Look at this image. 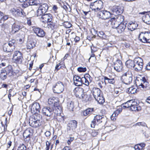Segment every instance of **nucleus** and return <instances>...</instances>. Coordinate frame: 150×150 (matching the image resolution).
I'll list each match as a JSON object with an SVG mask.
<instances>
[{"mask_svg": "<svg viewBox=\"0 0 150 150\" xmlns=\"http://www.w3.org/2000/svg\"><path fill=\"white\" fill-rule=\"evenodd\" d=\"M133 75L131 71L128 70L122 75L121 80L122 82L126 85L129 84L132 80Z\"/></svg>", "mask_w": 150, "mask_h": 150, "instance_id": "obj_1", "label": "nucleus"}, {"mask_svg": "<svg viewBox=\"0 0 150 150\" xmlns=\"http://www.w3.org/2000/svg\"><path fill=\"white\" fill-rule=\"evenodd\" d=\"M106 121V118L104 116L97 115L94 116L91 124V126L92 127L94 128L95 125L101 123H104Z\"/></svg>", "mask_w": 150, "mask_h": 150, "instance_id": "obj_2", "label": "nucleus"}, {"mask_svg": "<svg viewBox=\"0 0 150 150\" xmlns=\"http://www.w3.org/2000/svg\"><path fill=\"white\" fill-rule=\"evenodd\" d=\"M16 40L13 39L9 41L8 43L4 44L3 46L4 51L11 52L13 51L15 48Z\"/></svg>", "mask_w": 150, "mask_h": 150, "instance_id": "obj_3", "label": "nucleus"}, {"mask_svg": "<svg viewBox=\"0 0 150 150\" xmlns=\"http://www.w3.org/2000/svg\"><path fill=\"white\" fill-rule=\"evenodd\" d=\"M103 6L102 1L101 0L96 1L91 4L90 8L95 12H98L103 8Z\"/></svg>", "mask_w": 150, "mask_h": 150, "instance_id": "obj_4", "label": "nucleus"}, {"mask_svg": "<svg viewBox=\"0 0 150 150\" xmlns=\"http://www.w3.org/2000/svg\"><path fill=\"white\" fill-rule=\"evenodd\" d=\"M48 5L47 4H40L36 11L37 16H42L45 14L48 10Z\"/></svg>", "mask_w": 150, "mask_h": 150, "instance_id": "obj_5", "label": "nucleus"}, {"mask_svg": "<svg viewBox=\"0 0 150 150\" xmlns=\"http://www.w3.org/2000/svg\"><path fill=\"white\" fill-rule=\"evenodd\" d=\"M12 59L14 62L16 63H21L23 59L22 54L18 51L15 52L13 55Z\"/></svg>", "mask_w": 150, "mask_h": 150, "instance_id": "obj_6", "label": "nucleus"}, {"mask_svg": "<svg viewBox=\"0 0 150 150\" xmlns=\"http://www.w3.org/2000/svg\"><path fill=\"white\" fill-rule=\"evenodd\" d=\"M10 13L15 17L23 16H25V13L23 10L19 9L16 8H12L10 9Z\"/></svg>", "mask_w": 150, "mask_h": 150, "instance_id": "obj_7", "label": "nucleus"}, {"mask_svg": "<svg viewBox=\"0 0 150 150\" xmlns=\"http://www.w3.org/2000/svg\"><path fill=\"white\" fill-rule=\"evenodd\" d=\"M111 13L106 10L100 11L97 13V17L99 18L105 20L109 19L111 16Z\"/></svg>", "mask_w": 150, "mask_h": 150, "instance_id": "obj_8", "label": "nucleus"}, {"mask_svg": "<svg viewBox=\"0 0 150 150\" xmlns=\"http://www.w3.org/2000/svg\"><path fill=\"white\" fill-rule=\"evenodd\" d=\"M64 89V85L62 82H58L53 86V91L54 93H60L63 92Z\"/></svg>", "mask_w": 150, "mask_h": 150, "instance_id": "obj_9", "label": "nucleus"}, {"mask_svg": "<svg viewBox=\"0 0 150 150\" xmlns=\"http://www.w3.org/2000/svg\"><path fill=\"white\" fill-rule=\"evenodd\" d=\"M42 113L44 115L48 117L52 115L54 116V112L53 107H44L42 110Z\"/></svg>", "mask_w": 150, "mask_h": 150, "instance_id": "obj_10", "label": "nucleus"}, {"mask_svg": "<svg viewBox=\"0 0 150 150\" xmlns=\"http://www.w3.org/2000/svg\"><path fill=\"white\" fill-rule=\"evenodd\" d=\"M53 108L54 112V117H56L57 119H59V117H60V115L62 112V107L59 105V102L58 104L55 107H53Z\"/></svg>", "mask_w": 150, "mask_h": 150, "instance_id": "obj_11", "label": "nucleus"}, {"mask_svg": "<svg viewBox=\"0 0 150 150\" xmlns=\"http://www.w3.org/2000/svg\"><path fill=\"white\" fill-rule=\"evenodd\" d=\"M114 69L118 72H120L122 71L123 69V65L122 61L119 60H117L114 63Z\"/></svg>", "mask_w": 150, "mask_h": 150, "instance_id": "obj_12", "label": "nucleus"}, {"mask_svg": "<svg viewBox=\"0 0 150 150\" xmlns=\"http://www.w3.org/2000/svg\"><path fill=\"white\" fill-rule=\"evenodd\" d=\"M113 14L115 15H120L123 11V7L122 6H114L111 9Z\"/></svg>", "mask_w": 150, "mask_h": 150, "instance_id": "obj_13", "label": "nucleus"}, {"mask_svg": "<svg viewBox=\"0 0 150 150\" xmlns=\"http://www.w3.org/2000/svg\"><path fill=\"white\" fill-rule=\"evenodd\" d=\"M40 110V105L39 103H35L32 104L31 108V111L33 114H34L39 112Z\"/></svg>", "mask_w": 150, "mask_h": 150, "instance_id": "obj_14", "label": "nucleus"}, {"mask_svg": "<svg viewBox=\"0 0 150 150\" xmlns=\"http://www.w3.org/2000/svg\"><path fill=\"white\" fill-rule=\"evenodd\" d=\"M23 27V26L20 25L17 23H14L12 26L11 30V33L13 34L18 32L21 29H22Z\"/></svg>", "mask_w": 150, "mask_h": 150, "instance_id": "obj_15", "label": "nucleus"}, {"mask_svg": "<svg viewBox=\"0 0 150 150\" xmlns=\"http://www.w3.org/2000/svg\"><path fill=\"white\" fill-rule=\"evenodd\" d=\"M32 130L30 128H28L25 131L23 135L26 141H29L30 139V136L32 135Z\"/></svg>", "mask_w": 150, "mask_h": 150, "instance_id": "obj_16", "label": "nucleus"}, {"mask_svg": "<svg viewBox=\"0 0 150 150\" xmlns=\"http://www.w3.org/2000/svg\"><path fill=\"white\" fill-rule=\"evenodd\" d=\"M34 37L35 35H33L28 36V42L27 44V49H32L35 46L36 43L33 40H30V39L31 38H34Z\"/></svg>", "mask_w": 150, "mask_h": 150, "instance_id": "obj_17", "label": "nucleus"}, {"mask_svg": "<svg viewBox=\"0 0 150 150\" xmlns=\"http://www.w3.org/2000/svg\"><path fill=\"white\" fill-rule=\"evenodd\" d=\"M29 123L32 127L36 128L40 125V120L31 118L29 120Z\"/></svg>", "mask_w": 150, "mask_h": 150, "instance_id": "obj_18", "label": "nucleus"}, {"mask_svg": "<svg viewBox=\"0 0 150 150\" xmlns=\"http://www.w3.org/2000/svg\"><path fill=\"white\" fill-rule=\"evenodd\" d=\"M34 33L39 37H43L45 35V33L44 30L39 28H35L33 29Z\"/></svg>", "mask_w": 150, "mask_h": 150, "instance_id": "obj_19", "label": "nucleus"}, {"mask_svg": "<svg viewBox=\"0 0 150 150\" xmlns=\"http://www.w3.org/2000/svg\"><path fill=\"white\" fill-rule=\"evenodd\" d=\"M73 91L76 96L80 98L84 92V90L81 87H76L74 89Z\"/></svg>", "mask_w": 150, "mask_h": 150, "instance_id": "obj_20", "label": "nucleus"}, {"mask_svg": "<svg viewBox=\"0 0 150 150\" xmlns=\"http://www.w3.org/2000/svg\"><path fill=\"white\" fill-rule=\"evenodd\" d=\"M41 18L44 20L43 22L51 23L52 19V16L50 13H45L42 16Z\"/></svg>", "mask_w": 150, "mask_h": 150, "instance_id": "obj_21", "label": "nucleus"}, {"mask_svg": "<svg viewBox=\"0 0 150 150\" xmlns=\"http://www.w3.org/2000/svg\"><path fill=\"white\" fill-rule=\"evenodd\" d=\"M132 105L130 106V109L134 111H139L141 110V107L137 104V102L134 101L132 103Z\"/></svg>", "mask_w": 150, "mask_h": 150, "instance_id": "obj_22", "label": "nucleus"}, {"mask_svg": "<svg viewBox=\"0 0 150 150\" xmlns=\"http://www.w3.org/2000/svg\"><path fill=\"white\" fill-rule=\"evenodd\" d=\"M77 122L75 120L71 121L69 123L68 127L70 130L74 131L77 127Z\"/></svg>", "mask_w": 150, "mask_h": 150, "instance_id": "obj_23", "label": "nucleus"}, {"mask_svg": "<svg viewBox=\"0 0 150 150\" xmlns=\"http://www.w3.org/2000/svg\"><path fill=\"white\" fill-rule=\"evenodd\" d=\"M58 102L57 100L54 97L50 98L48 101V103L51 107H55L58 104Z\"/></svg>", "mask_w": 150, "mask_h": 150, "instance_id": "obj_24", "label": "nucleus"}, {"mask_svg": "<svg viewBox=\"0 0 150 150\" xmlns=\"http://www.w3.org/2000/svg\"><path fill=\"white\" fill-rule=\"evenodd\" d=\"M94 98L99 104H103L105 102V99L103 96L102 92L101 93L98 94Z\"/></svg>", "mask_w": 150, "mask_h": 150, "instance_id": "obj_25", "label": "nucleus"}, {"mask_svg": "<svg viewBox=\"0 0 150 150\" xmlns=\"http://www.w3.org/2000/svg\"><path fill=\"white\" fill-rule=\"evenodd\" d=\"M82 78L79 76H75L73 78L74 83L77 86H80L82 85Z\"/></svg>", "mask_w": 150, "mask_h": 150, "instance_id": "obj_26", "label": "nucleus"}, {"mask_svg": "<svg viewBox=\"0 0 150 150\" xmlns=\"http://www.w3.org/2000/svg\"><path fill=\"white\" fill-rule=\"evenodd\" d=\"M148 82L145 77H142L141 84L139 85L140 88H142L143 89L146 88L148 86Z\"/></svg>", "mask_w": 150, "mask_h": 150, "instance_id": "obj_27", "label": "nucleus"}, {"mask_svg": "<svg viewBox=\"0 0 150 150\" xmlns=\"http://www.w3.org/2000/svg\"><path fill=\"white\" fill-rule=\"evenodd\" d=\"M3 69L6 71V72L9 77L13 75V70L11 66L9 65Z\"/></svg>", "mask_w": 150, "mask_h": 150, "instance_id": "obj_28", "label": "nucleus"}, {"mask_svg": "<svg viewBox=\"0 0 150 150\" xmlns=\"http://www.w3.org/2000/svg\"><path fill=\"white\" fill-rule=\"evenodd\" d=\"M128 30L132 31L137 29L138 24L135 22H131L128 23Z\"/></svg>", "mask_w": 150, "mask_h": 150, "instance_id": "obj_29", "label": "nucleus"}, {"mask_svg": "<svg viewBox=\"0 0 150 150\" xmlns=\"http://www.w3.org/2000/svg\"><path fill=\"white\" fill-rule=\"evenodd\" d=\"M122 109L121 108H119L117 110L115 111L111 116V119L113 121L115 120L116 119V117L122 111Z\"/></svg>", "mask_w": 150, "mask_h": 150, "instance_id": "obj_30", "label": "nucleus"}, {"mask_svg": "<svg viewBox=\"0 0 150 150\" xmlns=\"http://www.w3.org/2000/svg\"><path fill=\"white\" fill-rule=\"evenodd\" d=\"M144 22L147 24H150V12L146 13L142 17Z\"/></svg>", "mask_w": 150, "mask_h": 150, "instance_id": "obj_31", "label": "nucleus"}, {"mask_svg": "<svg viewBox=\"0 0 150 150\" xmlns=\"http://www.w3.org/2000/svg\"><path fill=\"white\" fill-rule=\"evenodd\" d=\"M126 28V26L124 23L119 24L116 28L117 32L119 33H121L123 32Z\"/></svg>", "mask_w": 150, "mask_h": 150, "instance_id": "obj_32", "label": "nucleus"}, {"mask_svg": "<svg viewBox=\"0 0 150 150\" xmlns=\"http://www.w3.org/2000/svg\"><path fill=\"white\" fill-rule=\"evenodd\" d=\"M20 30L19 33V36L22 38H24L26 33L28 31V30L23 26L22 29H21Z\"/></svg>", "mask_w": 150, "mask_h": 150, "instance_id": "obj_33", "label": "nucleus"}, {"mask_svg": "<svg viewBox=\"0 0 150 150\" xmlns=\"http://www.w3.org/2000/svg\"><path fill=\"white\" fill-rule=\"evenodd\" d=\"M91 96L89 95H87L86 93H83L82 96H81V99L82 101L84 102H86L90 100Z\"/></svg>", "mask_w": 150, "mask_h": 150, "instance_id": "obj_34", "label": "nucleus"}, {"mask_svg": "<svg viewBox=\"0 0 150 150\" xmlns=\"http://www.w3.org/2000/svg\"><path fill=\"white\" fill-rule=\"evenodd\" d=\"M7 74L6 71L3 69H2L0 72V78L2 80H4L7 78Z\"/></svg>", "mask_w": 150, "mask_h": 150, "instance_id": "obj_35", "label": "nucleus"}, {"mask_svg": "<svg viewBox=\"0 0 150 150\" xmlns=\"http://www.w3.org/2000/svg\"><path fill=\"white\" fill-rule=\"evenodd\" d=\"M133 102V100H130L128 101L127 102L123 103L121 105V108L122 109L127 108L129 107L130 108L131 105H132V103Z\"/></svg>", "mask_w": 150, "mask_h": 150, "instance_id": "obj_36", "label": "nucleus"}, {"mask_svg": "<svg viewBox=\"0 0 150 150\" xmlns=\"http://www.w3.org/2000/svg\"><path fill=\"white\" fill-rule=\"evenodd\" d=\"M144 32H142L139 34V40L144 43H148V40L145 37Z\"/></svg>", "mask_w": 150, "mask_h": 150, "instance_id": "obj_37", "label": "nucleus"}, {"mask_svg": "<svg viewBox=\"0 0 150 150\" xmlns=\"http://www.w3.org/2000/svg\"><path fill=\"white\" fill-rule=\"evenodd\" d=\"M93 108H89L86 109L83 112V115L85 116L90 115L93 113Z\"/></svg>", "mask_w": 150, "mask_h": 150, "instance_id": "obj_38", "label": "nucleus"}, {"mask_svg": "<svg viewBox=\"0 0 150 150\" xmlns=\"http://www.w3.org/2000/svg\"><path fill=\"white\" fill-rule=\"evenodd\" d=\"M110 21L112 25V27L114 28H116L119 24L117 21H116L115 18H112L110 19Z\"/></svg>", "mask_w": 150, "mask_h": 150, "instance_id": "obj_39", "label": "nucleus"}, {"mask_svg": "<svg viewBox=\"0 0 150 150\" xmlns=\"http://www.w3.org/2000/svg\"><path fill=\"white\" fill-rule=\"evenodd\" d=\"M101 92H102L99 88H93L92 91V93L94 97L96 96L98 94L101 93Z\"/></svg>", "mask_w": 150, "mask_h": 150, "instance_id": "obj_40", "label": "nucleus"}, {"mask_svg": "<svg viewBox=\"0 0 150 150\" xmlns=\"http://www.w3.org/2000/svg\"><path fill=\"white\" fill-rule=\"evenodd\" d=\"M125 64L128 68H133L134 69V61L131 60H128L126 62Z\"/></svg>", "mask_w": 150, "mask_h": 150, "instance_id": "obj_41", "label": "nucleus"}, {"mask_svg": "<svg viewBox=\"0 0 150 150\" xmlns=\"http://www.w3.org/2000/svg\"><path fill=\"white\" fill-rule=\"evenodd\" d=\"M143 63L138 64H134V70L135 71H138L142 70L143 68Z\"/></svg>", "mask_w": 150, "mask_h": 150, "instance_id": "obj_42", "label": "nucleus"}, {"mask_svg": "<svg viewBox=\"0 0 150 150\" xmlns=\"http://www.w3.org/2000/svg\"><path fill=\"white\" fill-rule=\"evenodd\" d=\"M124 19V17L121 15H119L118 16H116V18H115L116 21H117L119 24L124 23L123 22Z\"/></svg>", "mask_w": 150, "mask_h": 150, "instance_id": "obj_43", "label": "nucleus"}, {"mask_svg": "<svg viewBox=\"0 0 150 150\" xmlns=\"http://www.w3.org/2000/svg\"><path fill=\"white\" fill-rule=\"evenodd\" d=\"M145 146L144 143H141L136 145L134 146L135 150H144L143 148Z\"/></svg>", "mask_w": 150, "mask_h": 150, "instance_id": "obj_44", "label": "nucleus"}, {"mask_svg": "<svg viewBox=\"0 0 150 150\" xmlns=\"http://www.w3.org/2000/svg\"><path fill=\"white\" fill-rule=\"evenodd\" d=\"M104 80L105 84H106L107 82L109 83L112 84H113L115 82L114 79H109L106 76L104 77Z\"/></svg>", "mask_w": 150, "mask_h": 150, "instance_id": "obj_45", "label": "nucleus"}, {"mask_svg": "<svg viewBox=\"0 0 150 150\" xmlns=\"http://www.w3.org/2000/svg\"><path fill=\"white\" fill-rule=\"evenodd\" d=\"M67 106L70 111H72L74 107L73 102L71 101H69L67 103Z\"/></svg>", "mask_w": 150, "mask_h": 150, "instance_id": "obj_46", "label": "nucleus"}, {"mask_svg": "<svg viewBox=\"0 0 150 150\" xmlns=\"http://www.w3.org/2000/svg\"><path fill=\"white\" fill-rule=\"evenodd\" d=\"M98 36L102 39L107 40L108 36H107L102 31H100L99 33L98 34Z\"/></svg>", "mask_w": 150, "mask_h": 150, "instance_id": "obj_47", "label": "nucleus"}, {"mask_svg": "<svg viewBox=\"0 0 150 150\" xmlns=\"http://www.w3.org/2000/svg\"><path fill=\"white\" fill-rule=\"evenodd\" d=\"M134 64H138L143 63V61L141 58L139 57L135 58L134 60Z\"/></svg>", "mask_w": 150, "mask_h": 150, "instance_id": "obj_48", "label": "nucleus"}, {"mask_svg": "<svg viewBox=\"0 0 150 150\" xmlns=\"http://www.w3.org/2000/svg\"><path fill=\"white\" fill-rule=\"evenodd\" d=\"M30 5H37L39 4L38 0H29L28 1Z\"/></svg>", "mask_w": 150, "mask_h": 150, "instance_id": "obj_49", "label": "nucleus"}, {"mask_svg": "<svg viewBox=\"0 0 150 150\" xmlns=\"http://www.w3.org/2000/svg\"><path fill=\"white\" fill-rule=\"evenodd\" d=\"M145 37L147 38L148 40V43H150V32L145 31L143 32Z\"/></svg>", "mask_w": 150, "mask_h": 150, "instance_id": "obj_50", "label": "nucleus"}, {"mask_svg": "<svg viewBox=\"0 0 150 150\" xmlns=\"http://www.w3.org/2000/svg\"><path fill=\"white\" fill-rule=\"evenodd\" d=\"M137 89L134 86L129 87L128 88V92L131 94H134L136 92Z\"/></svg>", "mask_w": 150, "mask_h": 150, "instance_id": "obj_51", "label": "nucleus"}, {"mask_svg": "<svg viewBox=\"0 0 150 150\" xmlns=\"http://www.w3.org/2000/svg\"><path fill=\"white\" fill-rule=\"evenodd\" d=\"M62 24L63 25L67 28H70L71 26V23L68 21L64 22L62 23Z\"/></svg>", "mask_w": 150, "mask_h": 150, "instance_id": "obj_52", "label": "nucleus"}, {"mask_svg": "<svg viewBox=\"0 0 150 150\" xmlns=\"http://www.w3.org/2000/svg\"><path fill=\"white\" fill-rule=\"evenodd\" d=\"M82 83L85 84L86 86H88L89 84V83L88 81L86 79L85 77H82Z\"/></svg>", "mask_w": 150, "mask_h": 150, "instance_id": "obj_53", "label": "nucleus"}, {"mask_svg": "<svg viewBox=\"0 0 150 150\" xmlns=\"http://www.w3.org/2000/svg\"><path fill=\"white\" fill-rule=\"evenodd\" d=\"M17 150H26V147L23 144H22L18 146Z\"/></svg>", "mask_w": 150, "mask_h": 150, "instance_id": "obj_54", "label": "nucleus"}, {"mask_svg": "<svg viewBox=\"0 0 150 150\" xmlns=\"http://www.w3.org/2000/svg\"><path fill=\"white\" fill-rule=\"evenodd\" d=\"M8 61L5 59L2 60L1 63L0 64V67H4L8 64Z\"/></svg>", "mask_w": 150, "mask_h": 150, "instance_id": "obj_55", "label": "nucleus"}, {"mask_svg": "<svg viewBox=\"0 0 150 150\" xmlns=\"http://www.w3.org/2000/svg\"><path fill=\"white\" fill-rule=\"evenodd\" d=\"M77 70L80 72H85L86 71V69L85 67H79L78 68Z\"/></svg>", "mask_w": 150, "mask_h": 150, "instance_id": "obj_56", "label": "nucleus"}, {"mask_svg": "<svg viewBox=\"0 0 150 150\" xmlns=\"http://www.w3.org/2000/svg\"><path fill=\"white\" fill-rule=\"evenodd\" d=\"M51 145V143L48 141H46V147L45 149V150H49L50 146Z\"/></svg>", "mask_w": 150, "mask_h": 150, "instance_id": "obj_57", "label": "nucleus"}, {"mask_svg": "<svg viewBox=\"0 0 150 150\" xmlns=\"http://www.w3.org/2000/svg\"><path fill=\"white\" fill-rule=\"evenodd\" d=\"M2 19L1 20V22L2 21H4L7 20L8 17V15H4L3 13Z\"/></svg>", "mask_w": 150, "mask_h": 150, "instance_id": "obj_58", "label": "nucleus"}, {"mask_svg": "<svg viewBox=\"0 0 150 150\" xmlns=\"http://www.w3.org/2000/svg\"><path fill=\"white\" fill-rule=\"evenodd\" d=\"M136 125L138 126L141 125L144 127H147L146 124L144 122H139L137 123Z\"/></svg>", "mask_w": 150, "mask_h": 150, "instance_id": "obj_59", "label": "nucleus"}, {"mask_svg": "<svg viewBox=\"0 0 150 150\" xmlns=\"http://www.w3.org/2000/svg\"><path fill=\"white\" fill-rule=\"evenodd\" d=\"M51 134L50 132L49 131H47L45 133V135L47 137L48 139L50 138Z\"/></svg>", "mask_w": 150, "mask_h": 150, "instance_id": "obj_60", "label": "nucleus"}, {"mask_svg": "<svg viewBox=\"0 0 150 150\" xmlns=\"http://www.w3.org/2000/svg\"><path fill=\"white\" fill-rule=\"evenodd\" d=\"M91 52L92 53L96 52L97 50V49L96 47H94L93 46H92L91 47Z\"/></svg>", "mask_w": 150, "mask_h": 150, "instance_id": "obj_61", "label": "nucleus"}, {"mask_svg": "<svg viewBox=\"0 0 150 150\" xmlns=\"http://www.w3.org/2000/svg\"><path fill=\"white\" fill-rule=\"evenodd\" d=\"M104 84V83L102 81H99L98 83V86L101 88H102L103 87V85Z\"/></svg>", "mask_w": 150, "mask_h": 150, "instance_id": "obj_62", "label": "nucleus"}, {"mask_svg": "<svg viewBox=\"0 0 150 150\" xmlns=\"http://www.w3.org/2000/svg\"><path fill=\"white\" fill-rule=\"evenodd\" d=\"M74 139L71 137H70L69 139L67 141L68 144L69 145L71 144V142L73 141Z\"/></svg>", "mask_w": 150, "mask_h": 150, "instance_id": "obj_63", "label": "nucleus"}, {"mask_svg": "<svg viewBox=\"0 0 150 150\" xmlns=\"http://www.w3.org/2000/svg\"><path fill=\"white\" fill-rule=\"evenodd\" d=\"M146 69L147 70H150V62L148 63L146 65Z\"/></svg>", "mask_w": 150, "mask_h": 150, "instance_id": "obj_64", "label": "nucleus"}]
</instances>
